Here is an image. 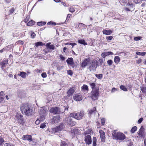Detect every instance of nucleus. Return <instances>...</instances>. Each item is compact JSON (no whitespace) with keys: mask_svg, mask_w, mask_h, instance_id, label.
<instances>
[{"mask_svg":"<svg viewBox=\"0 0 146 146\" xmlns=\"http://www.w3.org/2000/svg\"><path fill=\"white\" fill-rule=\"evenodd\" d=\"M21 110L23 114L27 116L32 115L33 113V110L27 104H23L21 107Z\"/></svg>","mask_w":146,"mask_h":146,"instance_id":"1","label":"nucleus"},{"mask_svg":"<svg viewBox=\"0 0 146 146\" xmlns=\"http://www.w3.org/2000/svg\"><path fill=\"white\" fill-rule=\"evenodd\" d=\"M112 134L113 138L116 140H123L125 138V137L123 133L116 132L115 130L112 133Z\"/></svg>","mask_w":146,"mask_h":146,"instance_id":"2","label":"nucleus"},{"mask_svg":"<svg viewBox=\"0 0 146 146\" xmlns=\"http://www.w3.org/2000/svg\"><path fill=\"white\" fill-rule=\"evenodd\" d=\"M46 48L43 50L45 54L51 52L52 51L54 50L55 48V45L54 44H51V42H48L46 44Z\"/></svg>","mask_w":146,"mask_h":146,"instance_id":"3","label":"nucleus"},{"mask_svg":"<svg viewBox=\"0 0 146 146\" xmlns=\"http://www.w3.org/2000/svg\"><path fill=\"white\" fill-rule=\"evenodd\" d=\"M99 94V90H93L89 94V96L90 97L92 100H94L98 99Z\"/></svg>","mask_w":146,"mask_h":146,"instance_id":"4","label":"nucleus"},{"mask_svg":"<svg viewBox=\"0 0 146 146\" xmlns=\"http://www.w3.org/2000/svg\"><path fill=\"white\" fill-rule=\"evenodd\" d=\"M13 121L15 123H20L23 124L25 122L24 119L23 118V116L19 114H17L15 115Z\"/></svg>","mask_w":146,"mask_h":146,"instance_id":"5","label":"nucleus"},{"mask_svg":"<svg viewBox=\"0 0 146 146\" xmlns=\"http://www.w3.org/2000/svg\"><path fill=\"white\" fill-rule=\"evenodd\" d=\"M70 116L76 118L77 120H80L82 118V117L84 115V113L83 111H81L80 113H71Z\"/></svg>","mask_w":146,"mask_h":146,"instance_id":"6","label":"nucleus"},{"mask_svg":"<svg viewBox=\"0 0 146 146\" xmlns=\"http://www.w3.org/2000/svg\"><path fill=\"white\" fill-rule=\"evenodd\" d=\"M47 111L48 110L45 108L42 107L40 108V110L39 113L41 115L40 117H42V120L44 119V116Z\"/></svg>","mask_w":146,"mask_h":146,"instance_id":"7","label":"nucleus"},{"mask_svg":"<svg viewBox=\"0 0 146 146\" xmlns=\"http://www.w3.org/2000/svg\"><path fill=\"white\" fill-rule=\"evenodd\" d=\"M49 111L51 113L53 114H58L60 113V109L58 107H52Z\"/></svg>","mask_w":146,"mask_h":146,"instance_id":"8","label":"nucleus"},{"mask_svg":"<svg viewBox=\"0 0 146 146\" xmlns=\"http://www.w3.org/2000/svg\"><path fill=\"white\" fill-rule=\"evenodd\" d=\"M90 65L89 69L91 71L95 72L96 70V68L97 67V65L94 62H91Z\"/></svg>","mask_w":146,"mask_h":146,"instance_id":"9","label":"nucleus"},{"mask_svg":"<svg viewBox=\"0 0 146 146\" xmlns=\"http://www.w3.org/2000/svg\"><path fill=\"white\" fill-rule=\"evenodd\" d=\"M91 62L90 58H87L82 62L81 66L82 67L84 68L86 66L90 64Z\"/></svg>","mask_w":146,"mask_h":146,"instance_id":"10","label":"nucleus"},{"mask_svg":"<svg viewBox=\"0 0 146 146\" xmlns=\"http://www.w3.org/2000/svg\"><path fill=\"white\" fill-rule=\"evenodd\" d=\"M85 136L84 140L86 143L88 145L91 144L92 139L91 136L88 135Z\"/></svg>","mask_w":146,"mask_h":146,"instance_id":"11","label":"nucleus"},{"mask_svg":"<svg viewBox=\"0 0 146 146\" xmlns=\"http://www.w3.org/2000/svg\"><path fill=\"white\" fill-rule=\"evenodd\" d=\"M73 99L74 100L77 101L81 100L83 99L82 96L78 94H76L73 96Z\"/></svg>","mask_w":146,"mask_h":146,"instance_id":"12","label":"nucleus"},{"mask_svg":"<svg viewBox=\"0 0 146 146\" xmlns=\"http://www.w3.org/2000/svg\"><path fill=\"white\" fill-rule=\"evenodd\" d=\"M99 132L100 133L101 141L102 142H104L105 139V133L102 130H100L99 131Z\"/></svg>","mask_w":146,"mask_h":146,"instance_id":"13","label":"nucleus"},{"mask_svg":"<svg viewBox=\"0 0 146 146\" xmlns=\"http://www.w3.org/2000/svg\"><path fill=\"white\" fill-rule=\"evenodd\" d=\"M22 139L23 140H28L30 141H32V137L31 135H23Z\"/></svg>","mask_w":146,"mask_h":146,"instance_id":"14","label":"nucleus"},{"mask_svg":"<svg viewBox=\"0 0 146 146\" xmlns=\"http://www.w3.org/2000/svg\"><path fill=\"white\" fill-rule=\"evenodd\" d=\"M60 119V117L59 116H56L53 117L52 119V122L53 124H57L58 122V121Z\"/></svg>","mask_w":146,"mask_h":146,"instance_id":"15","label":"nucleus"},{"mask_svg":"<svg viewBox=\"0 0 146 146\" xmlns=\"http://www.w3.org/2000/svg\"><path fill=\"white\" fill-rule=\"evenodd\" d=\"M74 92V88H72L70 89L67 92L68 96L70 97V96H72Z\"/></svg>","mask_w":146,"mask_h":146,"instance_id":"16","label":"nucleus"},{"mask_svg":"<svg viewBox=\"0 0 146 146\" xmlns=\"http://www.w3.org/2000/svg\"><path fill=\"white\" fill-rule=\"evenodd\" d=\"M144 129L142 127L140 128L139 131L138 132V134L141 137H144Z\"/></svg>","mask_w":146,"mask_h":146,"instance_id":"17","label":"nucleus"},{"mask_svg":"<svg viewBox=\"0 0 146 146\" xmlns=\"http://www.w3.org/2000/svg\"><path fill=\"white\" fill-rule=\"evenodd\" d=\"M8 63V61L5 60L2 61L0 63L1 65V67L3 69L5 66V65Z\"/></svg>","mask_w":146,"mask_h":146,"instance_id":"18","label":"nucleus"},{"mask_svg":"<svg viewBox=\"0 0 146 146\" xmlns=\"http://www.w3.org/2000/svg\"><path fill=\"white\" fill-rule=\"evenodd\" d=\"M89 84L91 88L92 89V90H99L98 88H95L96 84L95 83L90 82L89 83Z\"/></svg>","mask_w":146,"mask_h":146,"instance_id":"19","label":"nucleus"},{"mask_svg":"<svg viewBox=\"0 0 146 146\" xmlns=\"http://www.w3.org/2000/svg\"><path fill=\"white\" fill-rule=\"evenodd\" d=\"M69 121L68 123L70 125L74 126L76 124V122L75 121H72L70 117L69 118Z\"/></svg>","mask_w":146,"mask_h":146,"instance_id":"20","label":"nucleus"},{"mask_svg":"<svg viewBox=\"0 0 146 146\" xmlns=\"http://www.w3.org/2000/svg\"><path fill=\"white\" fill-rule=\"evenodd\" d=\"M131 5L132 7H133V5L132 4H130V3H128L127 5V7L125 8V10L126 11H132L134 9L133 8L132 9H129V6Z\"/></svg>","mask_w":146,"mask_h":146,"instance_id":"21","label":"nucleus"},{"mask_svg":"<svg viewBox=\"0 0 146 146\" xmlns=\"http://www.w3.org/2000/svg\"><path fill=\"white\" fill-rule=\"evenodd\" d=\"M103 33L106 35H110L112 33V31L111 30H103Z\"/></svg>","mask_w":146,"mask_h":146,"instance_id":"22","label":"nucleus"},{"mask_svg":"<svg viewBox=\"0 0 146 146\" xmlns=\"http://www.w3.org/2000/svg\"><path fill=\"white\" fill-rule=\"evenodd\" d=\"M120 59L119 56H116L114 58V62L115 64H117L120 62Z\"/></svg>","mask_w":146,"mask_h":146,"instance_id":"23","label":"nucleus"},{"mask_svg":"<svg viewBox=\"0 0 146 146\" xmlns=\"http://www.w3.org/2000/svg\"><path fill=\"white\" fill-rule=\"evenodd\" d=\"M59 131L58 127H57L52 128L50 132L52 133H55Z\"/></svg>","mask_w":146,"mask_h":146,"instance_id":"24","label":"nucleus"},{"mask_svg":"<svg viewBox=\"0 0 146 146\" xmlns=\"http://www.w3.org/2000/svg\"><path fill=\"white\" fill-rule=\"evenodd\" d=\"M66 61L67 63L70 65L73 64L74 63L73 59L72 58H68Z\"/></svg>","mask_w":146,"mask_h":146,"instance_id":"25","label":"nucleus"},{"mask_svg":"<svg viewBox=\"0 0 146 146\" xmlns=\"http://www.w3.org/2000/svg\"><path fill=\"white\" fill-rule=\"evenodd\" d=\"M72 131V133H74V134H79L80 133V130L77 129H73Z\"/></svg>","mask_w":146,"mask_h":146,"instance_id":"26","label":"nucleus"},{"mask_svg":"<svg viewBox=\"0 0 146 146\" xmlns=\"http://www.w3.org/2000/svg\"><path fill=\"white\" fill-rule=\"evenodd\" d=\"M18 75L21 76L22 78H25L27 75L26 73L25 72H21L20 74H18Z\"/></svg>","mask_w":146,"mask_h":146,"instance_id":"27","label":"nucleus"},{"mask_svg":"<svg viewBox=\"0 0 146 146\" xmlns=\"http://www.w3.org/2000/svg\"><path fill=\"white\" fill-rule=\"evenodd\" d=\"M88 90V86L86 85H84L82 86V90L83 91H84L85 92L86 91H87Z\"/></svg>","mask_w":146,"mask_h":146,"instance_id":"28","label":"nucleus"},{"mask_svg":"<svg viewBox=\"0 0 146 146\" xmlns=\"http://www.w3.org/2000/svg\"><path fill=\"white\" fill-rule=\"evenodd\" d=\"M35 46H36V47H37L39 46H41L44 45H45V44H43L41 42H38L35 43Z\"/></svg>","mask_w":146,"mask_h":146,"instance_id":"29","label":"nucleus"},{"mask_svg":"<svg viewBox=\"0 0 146 146\" xmlns=\"http://www.w3.org/2000/svg\"><path fill=\"white\" fill-rule=\"evenodd\" d=\"M78 43L84 45H87V43L85 42V40L83 39L80 40L78 41Z\"/></svg>","mask_w":146,"mask_h":146,"instance_id":"30","label":"nucleus"},{"mask_svg":"<svg viewBox=\"0 0 146 146\" xmlns=\"http://www.w3.org/2000/svg\"><path fill=\"white\" fill-rule=\"evenodd\" d=\"M60 146H68V144L65 141L61 140Z\"/></svg>","mask_w":146,"mask_h":146,"instance_id":"31","label":"nucleus"},{"mask_svg":"<svg viewBox=\"0 0 146 146\" xmlns=\"http://www.w3.org/2000/svg\"><path fill=\"white\" fill-rule=\"evenodd\" d=\"M137 129V127L136 126H134L133 127L131 130V132L132 133H133L136 131Z\"/></svg>","mask_w":146,"mask_h":146,"instance_id":"32","label":"nucleus"},{"mask_svg":"<svg viewBox=\"0 0 146 146\" xmlns=\"http://www.w3.org/2000/svg\"><path fill=\"white\" fill-rule=\"evenodd\" d=\"M35 22L33 20L30 21L27 24V25L29 26H31L33 25L34 24Z\"/></svg>","mask_w":146,"mask_h":146,"instance_id":"33","label":"nucleus"},{"mask_svg":"<svg viewBox=\"0 0 146 146\" xmlns=\"http://www.w3.org/2000/svg\"><path fill=\"white\" fill-rule=\"evenodd\" d=\"M136 54L137 55L143 56L145 55L146 54V52H136Z\"/></svg>","mask_w":146,"mask_h":146,"instance_id":"34","label":"nucleus"},{"mask_svg":"<svg viewBox=\"0 0 146 146\" xmlns=\"http://www.w3.org/2000/svg\"><path fill=\"white\" fill-rule=\"evenodd\" d=\"M93 146H96V139L95 137L93 138Z\"/></svg>","mask_w":146,"mask_h":146,"instance_id":"35","label":"nucleus"},{"mask_svg":"<svg viewBox=\"0 0 146 146\" xmlns=\"http://www.w3.org/2000/svg\"><path fill=\"white\" fill-rule=\"evenodd\" d=\"M65 127V126L63 124H61L59 126H58L57 127H58L59 129V131H61L62 129H63Z\"/></svg>","mask_w":146,"mask_h":146,"instance_id":"36","label":"nucleus"},{"mask_svg":"<svg viewBox=\"0 0 146 146\" xmlns=\"http://www.w3.org/2000/svg\"><path fill=\"white\" fill-rule=\"evenodd\" d=\"M46 23V22H38L37 25L38 26L43 25H45Z\"/></svg>","mask_w":146,"mask_h":146,"instance_id":"37","label":"nucleus"},{"mask_svg":"<svg viewBox=\"0 0 146 146\" xmlns=\"http://www.w3.org/2000/svg\"><path fill=\"white\" fill-rule=\"evenodd\" d=\"M120 87L121 90L124 91H127V89L124 86L121 85L120 86Z\"/></svg>","mask_w":146,"mask_h":146,"instance_id":"38","label":"nucleus"},{"mask_svg":"<svg viewBox=\"0 0 146 146\" xmlns=\"http://www.w3.org/2000/svg\"><path fill=\"white\" fill-rule=\"evenodd\" d=\"M96 77L98 79H101L103 77L102 74H96L95 75Z\"/></svg>","mask_w":146,"mask_h":146,"instance_id":"39","label":"nucleus"},{"mask_svg":"<svg viewBox=\"0 0 146 146\" xmlns=\"http://www.w3.org/2000/svg\"><path fill=\"white\" fill-rule=\"evenodd\" d=\"M141 90L143 93H146V87L143 86L141 88Z\"/></svg>","mask_w":146,"mask_h":146,"instance_id":"40","label":"nucleus"},{"mask_svg":"<svg viewBox=\"0 0 146 146\" xmlns=\"http://www.w3.org/2000/svg\"><path fill=\"white\" fill-rule=\"evenodd\" d=\"M113 63V61L111 60H108L107 61V64L109 66H111Z\"/></svg>","mask_w":146,"mask_h":146,"instance_id":"41","label":"nucleus"},{"mask_svg":"<svg viewBox=\"0 0 146 146\" xmlns=\"http://www.w3.org/2000/svg\"><path fill=\"white\" fill-rule=\"evenodd\" d=\"M91 131L92 130L90 129H87L85 131L84 133V135H87L90 134Z\"/></svg>","mask_w":146,"mask_h":146,"instance_id":"42","label":"nucleus"},{"mask_svg":"<svg viewBox=\"0 0 146 146\" xmlns=\"http://www.w3.org/2000/svg\"><path fill=\"white\" fill-rule=\"evenodd\" d=\"M141 38V37L140 36L135 37L134 38V40L135 41H138L140 40Z\"/></svg>","mask_w":146,"mask_h":146,"instance_id":"43","label":"nucleus"},{"mask_svg":"<svg viewBox=\"0 0 146 146\" xmlns=\"http://www.w3.org/2000/svg\"><path fill=\"white\" fill-rule=\"evenodd\" d=\"M78 26H79V27H82L84 28H85V27H86V25H84V24H83L82 23H79Z\"/></svg>","mask_w":146,"mask_h":146,"instance_id":"44","label":"nucleus"},{"mask_svg":"<svg viewBox=\"0 0 146 146\" xmlns=\"http://www.w3.org/2000/svg\"><path fill=\"white\" fill-rule=\"evenodd\" d=\"M69 11L71 13H73L75 11V10L73 7H70L69 9Z\"/></svg>","mask_w":146,"mask_h":146,"instance_id":"45","label":"nucleus"},{"mask_svg":"<svg viewBox=\"0 0 146 146\" xmlns=\"http://www.w3.org/2000/svg\"><path fill=\"white\" fill-rule=\"evenodd\" d=\"M5 97L4 96H0V102H3L4 100Z\"/></svg>","mask_w":146,"mask_h":146,"instance_id":"46","label":"nucleus"},{"mask_svg":"<svg viewBox=\"0 0 146 146\" xmlns=\"http://www.w3.org/2000/svg\"><path fill=\"white\" fill-rule=\"evenodd\" d=\"M63 66H60L58 65L57 66V69L58 70H60L62 69L63 68Z\"/></svg>","mask_w":146,"mask_h":146,"instance_id":"47","label":"nucleus"},{"mask_svg":"<svg viewBox=\"0 0 146 146\" xmlns=\"http://www.w3.org/2000/svg\"><path fill=\"white\" fill-rule=\"evenodd\" d=\"M60 58L61 61H63L65 59V58L62 55L60 56Z\"/></svg>","mask_w":146,"mask_h":146,"instance_id":"48","label":"nucleus"},{"mask_svg":"<svg viewBox=\"0 0 146 146\" xmlns=\"http://www.w3.org/2000/svg\"><path fill=\"white\" fill-rule=\"evenodd\" d=\"M41 76L44 78H45L46 77L47 75L46 72H43L41 74Z\"/></svg>","mask_w":146,"mask_h":146,"instance_id":"49","label":"nucleus"},{"mask_svg":"<svg viewBox=\"0 0 146 146\" xmlns=\"http://www.w3.org/2000/svg\"><path fill=\"white\" fill-rule=\"evenodd\" d=\"M29 16H27L26 18L25 19V22L27 23L29 20Z\"/></svg>","mask_w":146,"mask_h":146,"instance_id":"50","label":"nucleus"},{"mask_svg":"<svg viewBox=\"0 0 146 146\" xmlns=\"http://www.w3.org/2000/svg\"><path fill=\"white\" fill-rule=\"evenodd\" d=\"M67 73L68 74H69L70 75H72L73 74L71 70H68Z\"/></svg>","mask_w":146,"mask_h":146,"instance_id":"51","label":"nucleus"},{"mask_svg":"<svg viewBox=\"0 0 146 146\" xmlns=\"http://www.w3.org/2000/svg\"><path fill=\"white\" fill-rule=\"evenodd\" d=\"M4 141L2 137H0V145H1Z\"/></svg>","mask_w":146,"mask_h":146,"instance_id":"52","label":"nucleus"},{"mask_svg":"<svg viewBox=\"0 0 146 146\" xmlns=\"http://www.w3.org/2000/svg\"><path fill=\"white\" fill-rule=\"evenodd\" d=\"M46 125L45 123L41 124L40 126V127L41 128H44L45 127Z\"/></svg>","mask_w":146,"mask_h":146,"instance_id":"53","label":"nucleus"},{"mask_svg":"<svg viewBox=\"0 0 146 146\" xmlns=\"http://www.w3.org/2000/svg\"><path fill=\"white\" fill-rule=\"evenodd\" d=\"M101 122L102 125H104L105 123V119L104 118H102L101 119Z\"/></svg>","mask_w":146,"mask_h":146,"instance_id":"54","label":"nucleus"},{"mask_svg":"<svg viewBox=\"0 0 146 146\" xmlns=\"http://www.w3.org/2000/svg\"><path fill=\"white\" fill-rule=\"evenodd\" d=\"M113 38V36H108L106 37V39L107 40H111Z\"/></svg>","mask_w":146,"mask_h":146,"instance_id":"55","label":"nucleus"},{"mask_svg":"<svg viewBox=\"0 0 146 146\" xmlns=\"http://www.w3.org/2000/svg\"><path fill=\"white\" fill-rule=\"evenodd\" d=\"M102 56L104 58H105V56H107L108 55V54H107V53H106V52H104V53H103L102 54Z\"/></svg>","mask_w":146,"mask_h":146,"instance_id":"56","label":"nucleus"},{"mask_svg":"<svg viewBox=\"0 0 146 146\" xmlns=\"http://www.w3.org/2000/svg\"><path fill=\"white\" fill-rule=\"evenodd\" d=\"M4 146H13V145L10 143H7L5 144Z\"/></svg>","mask_w":146,"mask_h":146,"instance_id":"57","label":"nucleus"},{"mask_svg":"<svg viewBox=\"0 0 146 146\" xmlns=\"http://www.w3.org/2000/svg\"><path fill=\"white\" fill-rule=\"evenodd\" d=\"M143 120V118H140L138 120V123L139 124L141 123Z\"/></svg>","mask_w":146,"mask_h":146,"instance_id":"58","label":"nucleus"},{"mask_svg":"<svg viewBox=\"0 0 146 146\" xmlns=\"http://www.w3.org/2000/svg\"><path fill=\"white\" fill-rule=\"evenodd\" d=\"M141 1V0H134V1L136 4L139 3Z\"/></svg>","mask_w":146,"mask_h":146,"instance_id":"59","label":"nucleus"},{"mask_svg":"<svg viewBox=\"0 0 146 146\" xmlns=\"http://www.w3.org/2000/svg\"><path fill=\"white\" fill-rule=\"evenodd\" d=\"M35 35H35V33H32L31 34V36L32 38H34L35 37Z\"/></svg>","mask_w":146,"mask_h":146,"instance_id":"60","label":"nucleus"},{"mask_svg":"<svg viewBox=\"0 0 146 146\" xmlns=\"http://www.w3.org/2000/svg\"><path fill=\"white\" fill-rule=\"evenodd\" d=\"M71 16V15L70 14H68L66 20H68L70 19V17Z\"/></svg>","mask_w":146,"mask_h":146,"instance_id":"61","label":"nucleus"},{"mask_svg":"<svg viewBox=\"0 0 146 146\" xmlns=\"http://www.w3.org/2000/svg\"><path fill=\"white\" fill-rule=\"evenodd\" d=\"M141 59H139L137 60V63L138 64L141 63Z\"/></svg>","mask_w":146,"mask_h":146,"instance_id":"62","label":"nucleus"},{"mask_svg":"<svg viewBox=\"0 0 146 146\" xmlns=\"http://www.w3.org/2000/svg\"><path fill=\"white\" fill-rule=\"evenodd\" d=\"M14 11V8H12L11 9H10L9 11L10 12L12 13H13Z\"/></svg>","mask_w":146,"mask_h":146,"instance_id":"63","label":"nucleus"},{"mask_svg":"<svg viewBox=\"0 0 146 146\" xmlns=\"http://www.w3.org/2000/svg\"><path fill=\"white\" fill-rule=\"evenodd\" d=\"M5 96V94H4V93L3 92L1 91L0 92V96Z\"/></svg>","mask_w":146,"mask_h":146,"instance_id":"64","label":"nucleus"}]
</instances>
